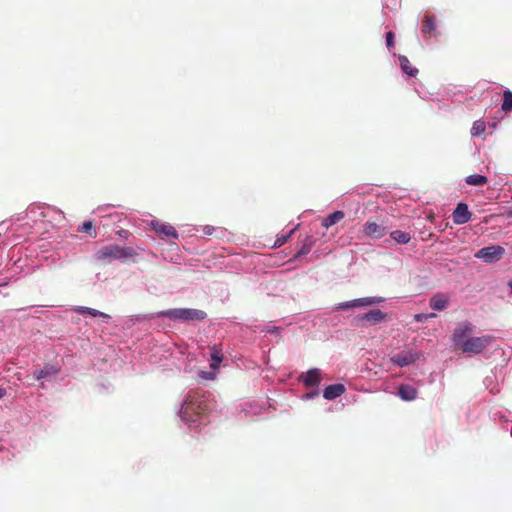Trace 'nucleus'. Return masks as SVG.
<instances>
[{
	"label": "nucleus",
	"instance_id": "f257e3e1",
	"mask_svg": "<svg viewBox=\"0 0 512 512\" xmlns=\"http://www.w3.org/2000/svg\"><path fill=\"white\" fill-rule=\"evenodd\" d=\"M473 333V326L471 323L460 324L453 333L452 339L454 345L463 353L480 354L491 345L494 337L491 335H483L480 337H468Z\"/></svg>",
	"mask_w": 512,
	"mask_h": 512
},
{
	"label": "nucleus",
	"instance_id": "f03ea898",
	"mask_svg": "<svg viewBox=\"0 0 512 512\" xmlns=\"http://www.w3.org/2000/svg\"><path fill=\"white\" fill-rule=\"evenodd\" d=\"M209 411L208 396L197 391L189 392L185 399L180 415L187 423H196Z\"/></svg>",
	"mask_w": 512,
	"mask_h": 512
},
{
	"label": "nucleus",
	"instance_id": "7ed1b4c3",
	"mask_svg": "<svg viewBox=\"0 0 512 512\" xmlns=\"http://www.w3.org/2000/svg\"><path fill=\"white\" fill-rule=\"evenodd\" d=\"M134 255L135 252L130 247H121L116 244H110L99 249L95 254V259L100 264H110L114 260L124 261Z\"/></svg>",
	"mask_w": 512,
	"mask_h": 512
},
{
	"label": "nucleus",
	"instance_id": "20e7f679",
	"mask_svg": "<svg viewBox=\"0 0 512 512\" xmlns=\"http://www.w3.org/2000/svg\"><path fill=\"white\" fill-rule=\"evenodd\" d=\"M159 317H165L171 320L181 321H201L206 318V313L202 310L191 308H174L158 313Z\"/></svg>",
	"mask_w": 512,
	"mask_h": 512
},
{
	"label": "nucleus",
	"instance_id": "39448f33",
	"mask_svg": "<svg viewBox=\"0 0 512 512\" xmlns=\"http://www.w3.org/2000/svg\"><path fill=\"white\" fill-rule=\"evenodd\" d=\"M505 253V249L499 245L483 247L475 253V257L486 263L499 261Z\"/></svg>",
	"mask_w": 512,
	"mask_h": 512
},
{
	"label": "nucleus",
	"instance_id": "423d86ee",
	"mask_svg": "<svg viewBox=\"0 0 512 512\" xmlns=\"http://www.w3.org/2000/svg\"><path fill=\"white\" fill-rule=\"evenodd\" d=\"M382 300H383L382 298L375 297V296L358 298V299H354V300L336 304L335 310L344 311V310H348V309H352V308H356V307L371 306V305L378 304V303L382 302Z\"/></svg>",
	"mask_w": 512,
	"mask_h": 512
},
{
	"label": "nucleus",
	"instance_id": "0eeeda50",
	"mask_svg": "<svg viewBox=\"0 0 512 512\" xmlns=\"http://www.w3.org/2000/svg\"><path fill=\"white\" fill-rule=\"evenodd\" d=\"M386 318V314L380 309L371 310L356 318L357 325L367 327L382 322Z\"/></svg>",
	"mask_w": 512,
	"mask_h": 512
},
{
	"label": "nucleus",
	"instance_id": "6e6552de",
	"mask_svg": "<svg viewBox=\"0 0 512 512\" xmlns=\"http://www.w3.org/2000/svg\"><path fill=\"white\" fill-rule=\"evenodd\" d=\"M419 358V354L411 351H403L390 358L391 362L399 367H405L414 363Z\"/></svg>",
	"mask_w": 512,
	"mask_h": 512
},
{
	"label": "nucleus",
	"instance_id": "1a4fd4ad",
	"mask_svg": "<svg viewBox=\"0 0 512 512\" xmlns=\"http://www.w3.org/2000/svg\"><path fill=\"white\" fill-rule=\"evenodd\" d=\"M452 217L455 224L462 225L471 219L472 213L469 211L467 204L459 203L453 211Z\"/></svg>",
	"mask_w": 512,
	"mask_h": 512
},
{
	"label": "nucleus",
	"instance_id": "9d476101",
	"mask_svg": "<svg viewBox=\"0 0 512 512\" xmlns=\"http://www.w3.org/2000/svg\"><path fill=\"white\" fill-rule=\"evenodd\" d=\"M153 230L162 237H171L174 239L178 238V233L175 228L170 224H164L159 222H152Z\"/></svg>",
	"mask_w": 512,
	"mask_h": 512
},
{
	"label": "nucleus",
	"instance_id": "9b49d317",
	"mask_svg": "<svg viewBox=\"0 0 512 512\" xmlns=\"http://www.w3.org/2000/svg\"><path fill=\"white\" fill-rule=\"evenodd\" d=\"M364 233L370 237L381 238L386 234V229L375 222L367 221L364 225Z\"/></svg>",
	"mask_w": 512,
	"mask_h": 512
},
{
	"label": "nucleus",
	"instance_id": "f8f14e48",
	"mask_svg": "<svg viewBox=\"0 0 512 512\" xmlns=\"http://www.w3.org/2000/svg\"><path fill=\"white\" fill-rule=\"evenodd\" d=\"M449 303V297L443 293L435 294L429 301L431 309L436 311H443L447 308Z\"/></svg>",
	"mask_w": 512,
	"mask_h": 512
},
{
	"label": "nucleus",
	"instance_id": "ddd939ff",
	"mask_svg": "<svg viewBox=\"0 0 512 512\" xmlns=\"http://www.w3.org/2000/svg\"><path fill=\"white\" fill-rule=\"evenodd\" d=\"M301 379L305 386L313 387L319 384L321 380V373L318 369H310L305 373V375L301 376Z\"/></svg>",
	"mask_w": 512,
	"mask_h": 512
},
{
	"label": "nucleus",
	"instance_id": "4468645a",
	"mask_svg": "<svg viewBox=\"0 0 512 512\" xmlns=\"http://www.w3.org/2000/svg\"><path fill=\"white\" fill-rule=\"evenodd\" d=\"M398 395L404 401H413L417 398L418 391L411 385L402 384L398 388Z\"/></svg>",
	"mask_w": 512,
	"mask_h": 512
},
{
	"label": "nucleus",
	"instance_id": "2eb2a0df",
	"mask_svg": "<svg viewBox=\"0 0 512 512\" xmlns=\"http://www.w3.org/2000/svg\"><path fill=\"white\" fill-rule=\"evenodd\" d=\"M345 392V386L343 384L329 385L324 389L323 397L327 400H333L341 396Z\"/></svg>",
	"mask_w": 512,
	"mask_h": 512
},
{
	"label": "nucleus",
	"instance_id": "dca6fc26",
	"mask_svg": "<svg viewBox=\"0 0 512 512\" xmlns=\"http://www.w3.org/2000/svg\"><path fill=\"white\" fill-rule=\"evenodd\" d=\"M58 372H59V368H57L54 365L47 364L42 369L35 371L34 377L37 380L50 379L51 377L58 374Z\"/></svg>",
	"mask_w": 512,
	"mask_h": 512
},
{
	"label": "nucleus",
	"instance_id": "f3484780",
	"mask_svg": "<svg viewBox=\"0 0 512 512\" xmlns=\"http://www.w3.org/2000/svg\"><path fill=\"white\" fill-rule=\"evenodd\" d=\"M399 64L404 73L411 77H416L418 75V69L413 67L410 63L409 59L406 56H399Z\"/></svg>",
	"mask_w": 512,
	"mask_h": 512
},
{
	"label": "nucleus",
	"instance_id": "a211bd4d",
	"mask_svg": "<svg viewBox=\"0 0 512 512\" xmlns=\"http://www.w3.org/2000/svg\"><path fill=\"white\" fill-rule=\"evenodd\" d=\"M436 29V17L433 14L425 13L422 20L421 32H433Z\"/></svg>",
	"mask_w": 512,
	"mask_h": 512
},
{
	"label": "nucleus",
	"instance_id": "6ab92c4d",
	"mask_svg": "<svg viewBox=\"0 0 512 512\" xmlns=\"http://www.w3.org/2000/svg\"><path fill=\"white\" fill-rule=\"evenodd\" d=\"M345 214L343 211H335L329 214L322 222V226L329 228L344 218Z\"/></svg>",
	"mask_w": 512,
	"mask_h": 512
},
{
	"label": "nucleus",
	"instance_id": "aec40b11",
	"mask_svg": "<svg viewBox=\"0 0 512 512\" xmlns=\"http://www.w3.org/2000/svg\"><path fill=\"white\" fill-rule=\"evenodd\" d=\"M390 236L395 242L399 244H407L411 240L410 234L401 230L392 231Z\"/></svg>",
	"mask_w": 512,
	"mask_h": 512
},
{
	"label": "nucleus",
	"instance_id": "412c9836",
	"mask_svg": "<svg viewBox=\"0 0 512 512\" xmlns=\"http://www.w3.org/2000/svg\"><path fill=\"white\" fill-rule=\"evenodd\" d=\"M76 312H78L79 314H88L92 317H102L104 319H108L109 318V315L106 314V313H103L101 311H98L96 309H93V308H89V307H84V306H80V307H77L76 308Z\"/></svg>",
	"mask_w": 512,
	"mask_h": 512
},
{
	"label": "nucleus",
	"instance_id": "4be33fe9",
	"mask_svg": "<svg viewBox=\"0 0 512 512\" xmlns=\"http://www.w3.org/2000/svg\"><path fill=\"white\" fill-rule=\"evenodd\" d=\"M210 357H211V364H210L211 369H213V370L218 369L220 366V363L222 362L223 356L221 354V351L219 349H217L216 346H213L211 348Z\"/></svg>",
	"mask_w": 512,
	"mask_h": 512
},
{
	"label": "nucleus",
	"instance_id": "5701e85b",
	"mask_svg": "<svg viewBox=\"0 0 512 512\" xmlns=\"http://www.w3.org/2000/svg\"><path fill=\"white\" fill-rule=\"evenodd\" d=\"M465 182L471 186H482L488 182V178L483 175L473 174L466 177Z\"/></svg>",
	"mask_w": 512,
	"mask_h": 512
},
{
	"label": "nucleus",
	"instance_id": "b1692460",
	"mask_svg": "<svg viewBox=\"0 0 512 512\" xmlns=\"http://www.w3.org/2000/svg\"><path fill=\"white\" fill-rule=\"evenodd\" d=\"M501 109L505 113H509L512 111V92L510 90H505L503 92V102Z\"/></svg>",
	"mask_w": 512,
	"mask_h": 512
},
{
	"label": "nucleus",
	"instance_id": "393cba45",
	"mask_svg": "<svg viewBox=\"0 0 512 512\" xmlns=\"http://www.w3.org/2000/svg\"><path fill=\"white\" fill-rule=\"evenodd\" d=\"M486 130V124L482 120H476L471 128V135L473 137L482 135Z\"/></svg>",
	"mask_w": 512,
	"mask_h": 512
},
{
	"label": "nucleus",
	"instance_id": "a878e982",
	"mask_svg": "<svg viewBox=\"0 0 512 512\" xmlns=\"http://www.w3.org/2000/svg\"><path fill=\"white\" fill-rule=\"evenodd\" d=\"M312 244L313 243H312L311 239L309 238L308 241L303 244V246L299 250L297 256L307 255L311 251Z\"/></svg>",
	"mask_w": 512,
	"mask_h": 512
},
{
	"label": "nucleus",
	"instance_id": "bb28decb",
	"mask_svg": "<svg viewBox=\"0 0 512 512\" xmlns=\"http://www.w3.org/2000/svg\"><path fill=\"white\" fill-rule=\"evenodd\" d=\"M294 232V230H291L287 235H284L282 237H279L275 243H274V246L275 247H281L283 246L287 241L288 239L291 237V234Z\"/></svg>",
	"mask_w": 512,
	"mask_h": 512
},
{
	"label": "nucleus",
	"instance_id": "cd10ccee",
	"mask_svg": "<svg viewBox=\"0 0 512 512\" xmlns=\"http://www.w3.org/2000/svg\"><path fill=\"white\" fill-rule=\"evenodd\" d=\"M93 229V223L91 221L84 222L82 226L79 228L80 232L90 233Z\"/></svg>",
	"mask_w": 512,
	"mask_h": 512
},
{
	"label": "nucleus",
	"instance_id": "c85d7f7f",
	"mask_svg": "<svg viewBox=\"0 0 512 512\" xmlns=\"http://www.w3.org/2000/svg\"><path fill=\"white\" fill-rule=\"evenodd\" d=\"M435 316H436V314H434V313H431V314H429V315H425V314H417V315H415L414 319H415V321H417V322H421V321H423V320H426V319H427V318H429V317H435Z\"/></svg>",
	"mask_w": 512,
	"mask_h": 512
},
{
	"label": "nucleus",
	"instance_id": "c756f323",
	"mask_svg": "<svg viewBox=\"0 0 512 512\" xmlns=\"http://www.w3.org/2000/svg\"><path fill=\"white\" fill-rule=\"evenodd\" d=\"M387 46H392L394 34H386Z\"/></svg>",
	"mask_w": 512,
	"mask_h": 512
},
{
	"label": "nucleus",
	"instance_id": "7c9ffc66",
	"mask_svg": "<svg viewBox=\"0 0 512 512\" xmlns=\"http://www.w3.org/2000/svg\"><path fill=\"white\" fill-rule=\"evenodd\" d=\"M205 375L203 377H205L206 379H213L214 378V374L213 373H204Z\"/></svg>",
	"mask_w": 512,
	"mask_h": 512
},
{
	"label": "nucleus",
	"instance_id": "2f4dec72",
	"mask_svg": "<svg viewBox=\"0 0 512 512\" xmlns=\"http://www.w3.org/2000/svg\"><path fill=\"white\" fill-rule=\"evenodd\" d=\"M212 230H214V228H212V227H206V228H205V233L210 235V234H212Z\"/></svg>",
	"mask_w": 512,
	"mask_h": 512
},
{
	"label": "nucleus",
	"instance_id": "473e14b6",
	"mask_svg": "<svg viewBox=\"0 0 512 512\" xmlns=\"http://www.w3.org/2000/svg\"><path fill=\"white\" fill-rule=\"evenodd\" d=\"M279 328L278 327H273L271 329H268L267 332L268 333H274V332H278Z\"/></svg>",
	"mask_w": 512,
	"mask_h": 512
},
{
	"label": "nucleus",
	"instance_id": "72a5a7b5",
	"mask_svg": "<svg viewBox=\"0 0 512 512\" xmlns=\"http://www.w3.org/2000/svg\"><path fill=\"white\" fill-rule=\"evenodd\" d=\"M6 391L3 388H0V399L5 395Z\"/></svg>",
	"mask_w": 512,
	"mask_h": 512
},
{
	"label": "nucleus",
	"instance_id": "f704fd0d",
	"mask_svg": "<svg viewBox=\"0 0 512 512\" xmlns=\"http://www.w3.org/2000/svg\"><path fill=\"white\" fill-rule=\"evenodd\" d=\"M507 214H508L509 217H512V209L509 210Z\"/></svg>",
	"mask_w": 512,
	"mask_h": 512
}]
</instances>
